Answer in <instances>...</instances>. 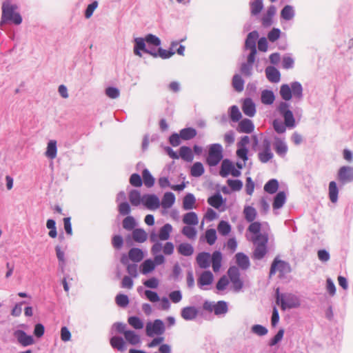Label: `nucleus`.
Here are the masks:
<instances>
[{
    "label": "nucleus",
    "mask_w": 353,
    "mask_h": 353,
    "mask_svg": "<svg viewBox=\"0 0 353 353\" xmlns=\"http://www.w3.org/2000/svg\"><path fill=\"white\" fill-rule=\"evenodd\" d=\"M303 86L299 81L281 85L279 94L283 101L277 103L275 111L283 121L273 120L272 127L276 133L284 134L287 129L292 130L296 127L302 117L303 110L301 108H296L292 111L289 101L292 97L297 102L301 101L303 98Z\"/></svg>",
    "instance_id": "obj_1"
},
{
    "label": "nucleus",
    "mask_w": 353,
    "mask_h": 353,
    "mask_svg": "<svg viewBox=\"0 0 353 353\" xmlns=\"http://www.w3.org/2000/svg\"><path fill=\"white\" fill-rule=\"evenodd\" d=\"M243 215L245 219L250 223L248 228V232L253 234L250 238V241L254 246L252 257L255 260H261L268 252L267 245L270 239V229L268 224L265 223L268 228L263 229L261 232L262 224L258 221H254L256 218L257 212L252 206H245Z\"/></svg>",
    "instance_id": "obj_2"
},
{
    "label": "nucleus",
    "mask_w": 353,
    "mask_h": 353,
    "mask_svg": "<svg viewBox=\"0 0 353 353\" xmlns=\"http://www.w3.org/2000/svg\"><path fill=\"white\" fill-rule=\"evenodd\" d=\"M18 7L15 4H11L9 1L2 4V15L1 23L12 21L15 25H19L22 22V17L19 12H16Z\"/></svg>",
    "instance_id": "obj_3"
},
{
    "label": "nucleus",
    "mask_w": 353,
    "mask_h": 353,
    "mask_svg": "<svg viewBox=\"0 0 353 353\" xmlns=\"http://www.w3.org/2000/svg\"><path fill=\"white\" fill-rule=\"evenodd\" d=\"M277 272L280 279H283L292 272L290 264L285 261L281 260L279 256H276L271 264L269 276L272 277Z\"/></svg>",
    "instance_id": "obj_4"
},
{
    "label": "nucleus",
    "mask_w": 353,
    "mask_h": 353,
    "mask_svg": "<svg viewBox=\"0 0 353 353\" xmlns=\"http://www.w3.org/2000/svg\"><path fill=\"white\" fill-rule=\"evenodd\" d=\"M276 303L281 305L283 310L295 308L300 305L299 299L292 294H280L279 290H276Z\"/></svg>",
    "instance_id": "obj_5"
},
{
    "label": "nucleus",
    "mask_w": 353,
    "mask_h": 353,
    "mask_svg": "<svg viewBox=\"0 0 353 353\" xmlns=\"http://www.w3.org/2000/svg\"><path fill=\"white\" fill-rule=\"evenodd\" d=\"M203 309L208 312H214L216 316H224L228 312V305L224 301H205L203 303Z\"/></svg>",
    "instance_id": "obj_6"
},
{
    "label": "nucleus",
    "mask_w": 353,
    "mask_h": 353,
    "mask_svg": "<svg viewBox=\"0 0 353 353\" xmlns=\"http://www.w3.org/2000/svg\"><path fill=\"white\" fill-rule=\"evenodd\" d=\"M223 159V147L219 143H213L210 145L206 162L210 166H216Z\"/></svg>",
    "instance_id": "obj_7"
},
{
    "label": "nucleus",
    "mask_w": 353,
    "mask_h": 353,
    "mask_svg": "<svg viewBox=\"0 0 353 353\" xmlns=\"http://www.w3.org/2000/svg\"><path fill=\"white\" fill-rule=\"evenodd\" d=\"M165 332V325L162 320L156 319L152 323L148 322L145 326V332L150 337L156 335H161Z\"/></svg>",
    "instance_id": "obj_8"
},
{
    "label": "nucleus",
    "mask_w": 353,
    "mask_h": 353,
    "mask_svg": "<svg viewBox=\"0 0 353 353\" xmlns=\"http://www.w3.org/2000/svg\"><path fill=\"white\" fill-rule=\"evenodd\" d=\"M228 274L232 283L234 290L239 292L243 286V283L240 279L239 268L236 266L230 267L228 270Z\"/></svg>",
    "instance_id": "obj_9"
},
{
    "label": "nucleus",
    "mask_w": 353,
    "mask_h": 353,
    "mask_svg": "<svg viewBox=\"0 0 353 353\" xmlns=\"http://www.w3.org/2000/svg\"><path fill=\"white\" fill-rule=\"evenodd\" d=\"M337 179L341 185L353 181V167H341L337 173Z\"/></svg>",
    "instance_id": "obj_10"
},
{
    "label": "nucleus",
    "mask_w": 353,
    "mask_h": 353,
    "mask_svg": "<svg viewBox=\"0 0 353 353\" xmlns=\"http://www.w3.org/2000/svg\"><path fill=\"white\" fill-rule=\"evenodd\" d=\"M232 174L233 176H239L241 174L239 169L235 168L233 163L229 159H224L222 161L220 175L222 177H227L229 174Z\"/></svg>",
    "instance_id": "obj_11"
},
{
    "label": "nucleus",
    "mask_w": 353,
    "mask_h": 353,
    "mask_svg": "<svg viewBox=\"0 0 353 353\" xmlns=\"http://www.w3.org/2000/svg\"><path fill=\"white\" fill-rule=\"evenodd\" d=\"M17 342L23 347H27L34 343V339L32 336L28 335L22 330H17L13 333Z\"/></svg>",
    "instance_id": "obj_12"
},
{
    "label": "nucleus",
    "mask_w": 353,
    "mask_h": 353,
    "mask_svg": "<svg viewBox=\"0 0 353 353\" xmlns=\"http://www.w3.org/2000/svg\"><path fill=\"white\" fill-rule=\"evenodd\" d=\"M273 147H274V149L276 153L279 157H281L282 158L285 157V155L288 151V145H287L285 138L274 137Z\"/></svg>",
    "instance_id": "obj_13"
},
{
    "label": "nucleus",
    "mask_w": 353,
    "mask_h": 353,
    "mask_svg": "<svg viewBox=\"0 0 353 353\" xmlns=\"http://www.w3.org/2000/svg\"><path fill=\"white\" fill-rule=\"evenodd\" d=\"M256 55L248 54L246 62L241 63L240 67L241 73L246 77L252 75L253 66L255 61Z\"/></svg>",
    "instance_id": "obj_14"
},
{
    "label": "nucleus",
    "mask_w": 353,
    "mask_h": 353,
    "mask_svg": "<svg viewBox=\"0 0 353 353\" xmlns=\"http://www.w3.org/2000/svg\"><path fill=\"white\" fill-rule=\"evenodd\" d=\"M259 37V33L257 31L254 30L250 32L245 39V48L246 50H250V52L249 54L256 55V41Z\"/></svg>",
    "instance_id": "obj_15"
},
{
    "label": "nucleus",
    "mask_w": 353,
    "mask_h": 353,
    "mask_svg": "<svg viewBox=\"0 0 353 353\" xmlns=\"http://www.w3.org/2000/svg\"><path fill=\"white\" fill-rule=\"evenodd\" d=\"M143 205L149 210H157L160 207V201L155 194H144L142 197Z\"/></svg>",
    "instance_id": "obj_16"
},
{
    "label": "nucleus",
    "mask_w": 353,
    "mask_h": 353,
    "mask_svg": "<svg viewBox=\"0 0 353 353\" xmlns=\"http://www.w3.org/2000/svg\"><path fill=\"white\" fill-rule=\"evenodd\" d=\"M213 280V274L209 270L204 271L200 274L197 279V285L201 290H207L205 286L211 285Z\"/></svg>",
    "instance_id": "obj_17"
},
{
    "label": "nucleus",
    "mask_w": 353,
    "mask_h": 353,
    "mask_svg": "<svg viewBox=\"0 0 353 353\" xmlns=\"http://www.w3.org/2000/svg\"><path fill=\"white\" fill-rule=\"evenodd\" d=\"M199 312L195 306H186L181 309V316L185 321H193L197 317Z\"/></svg>",
    "instance_id": "obj_18"
},
{
    "label": "nucleus",
    "mask_w": 353,
    "mask_h": 353,
    "mask_svg": "<svg viewBox=\"0 0 353 353\" xmlns=\"http://www.w3.org/2000/svg\"><path fill=\"white\" fill-rule=\"evenodd\" d=\"M254 130V125L253 122L248 119H242L237 128V131L240 133H246L250 134L252 133Z\"/></svg>",
    "instance_id": "obj_19"
},
{
    "label": "nucleus",
    "mask_w": 353,
    "mask_h": 353,
    "mask_svg": "<svg viewBox=\"0 0 353 353\" xmlns=\"http://www.w3.org/2000/svg\"><path fill=\"white\" fill-rule=\"evenodd\" d=\"M243 113L250 117L254 116L256 113V106L253 101L250 98L244 100L242 105Z\"/></svg>",
    "instance_id": "obj_20"
},
{
    "label": "nucleus",
    "mask_w": 353,
    "mask_h": 353,
    "mask_svg": "<svg viewBox=\"0 0 353 353\" xmlns=\"http://www.w3.org/2000/svg\"><path fill=\"white\" fill-rule=\"evenodd\" d=\"M210 254L208 252H203L199 253L196 258L198 265L202 269H206L210 265Z\"/></svg>",
    "instance_id": "obj_21"
},
{
    "label": "nucleus",
    "mask_w": 353,
    "mask_h": 353,
    "mask_svg": "<svg viewBox=\"0 0 353 353\" xmlns=\"http://www.w3.org/2000/svg\"><path fill=\"white\" fill-rule=\"evenodd\" d=\"M267 79L272 83H278L281 79L280 72L274 66H268L265 68Z\"/></svg>",
    "instance_id": "obj_22"
},
{
    "label": "nucleus",
    "mask_w": 353,
    "mask_h": 353,
    "mask_svg": "<svg viewBox=\"0 0 353 353\" xmlns=\"http://www.w3.org/2000/svg\"><path fill=\"white\" fill-rule=\"evenodd\" d=\"M150 241L154 243L151 248V252L153 255L159 254V253L163 249V245L157 240V234L155 231H152L149 235Z\"/></svg>",
    "instance_id": "obj_23"
},
{
    "label": "nucleus",
    "mask_w": 353,
    "mask_h": 353,
    "mask_svg": "<svg viewBox=\"0 0 353 353\" xmlns=\"http://www.w3.org/2000/svg\"><path fill=\"white\" fill-rule=\"evenodd\" d=\"M176 201V197L174 193L171 192H167L164 194L161 201L160 202V205L164 209L170 208L174 203Z\"/></svg>",
    "instance_id": "obj_24"
},
{
    "label": "nucleus",
    "mask_w": 353,
    "mask_h": 353,
    "mask_svg": "<svg viewBox=\"0 0 353 353\" xmlns=\"http://www.w3.org/2000/svg\"><path fill=\"white\" fill-rule=\"evenodd\" d=\"M236 263L238 266L243 270L249 268L250 265L249 258L243 252H238L235 255Z\"/></svg>",
    "instance_id": "obj_25"
},
{
    "label": "nucleus",
    "mask_w": 353,
    "mask_h": 353,
    "mask_svg": "<svg viewBox=\"0 0 353 353\" xmlns=\"http://www.w3.org/2000/svg\"><path fill=\"white\" fill-rule=\"evenodd\" d=\"M172 226L170 223H165L159 230L157 234V240L167 241L170 237V234L172 232Z\"/></svg>",
    "instance_id": "obj_26"
},
{
    "label": "nucleus",
    "mask_w": 353,
    "mask_h": 353,
    "mask_svg": "<svg viewBox=\"0 0 353 353\" xmlns=\"http://www.w3.org/2000/svg\"><path fill=\"white\" fill-rule=\"evenodd\" d=\"M213 271L217 272L220 270L222 261V254L220 251H214L210 257Z\"/></svg>",
    "instance_id": "obj_27"
},
{
    "label": "nucleus",
    "mask_w": 353,
    "mask_h": 353,
    "mask_svg": "<svg viewBox=\"0 0 353 353\" xmlns=\"http://www.w3.org/2000/svg\"><path fill=\"white\" fill-rule=\"evenodd\" d=\"M134 53L137 56L141 57V51L145 52L147 49L145 46V40L142 37H137L134 39Z\"/></svg>",
    "instance_id": "obj_28"
},
{
    "label": "nucleus",
    "mask_w": 353,
    "mask_h": 353,
    "mask_svg": "<svg viewBox=\"0 0 353 353\" xmlns=\"http://www.w3.org/2000/svg\"><path fill=\"white\" fill-rule=\"evenodd\" d=\"M183 222L187 225H197L199 223L198 216L194 212L185 213L183 216Z\"/></svg>",
    "instance_id": "obj_29"
},
{
    "label": "nucleus",
    "mask_w": 353,
    "mask_h": 353,
    "mask_svg": "<svg viewBox=\"0 0 353 353\" xmlns=\"http://www.w3.org/2000/svg\"><path fill=\"white\" fill-rule=\"evenodd\" d=\"M286 202V194L285 192L280 191L274 196L272 207L274 209H279L283 206Z\"/></svg>",
    "instance_id": "obj_30"
},
{
    "label": "nucleus",
    "mask_w": 353,
    "mask_h": 353,
    "mask_svg": "<svg viewBox=\"0 0 353 353\" xmlns=\"http://www.w3.org/2000/svg\"><path fill=\"white\" fill-rule=\"evenodd\" d=\"M57 141L55 140H50L48 143L47 150L45 152V155L50 159H54L57 157Z\"/></svg>",
    "instance_id": "obj_31"
},
{
    "label": "nucleus",
    "mask_w": 353,
    "mask_h": 353,
    "mask_svg": "<svg viewBox=\"0 0 353 353\" xmlns=\"http://www.w3.org/2000/svg\"><path fill=\"white\" fill-rule=\"evenodd\" d=\"M261 100L262 103L265 105H272L275 100V96L273 91L269 90H264L262 91Z\"/></svg>",
    "instance_id": "obj_32"
},
{
    "label": "nucleus",
    "mask_w": 353,
    "mask_h": 353,
    "mask_svg": "<svg viewBox=\"0 0 353 353\" xmlns=\"http://www.w3.org/2000/svg\"><path fill=\"white\" fill-rule=\"evenodd\" d=\"M178 252L185 256H190L194 253V248L188 243H182L177 248Z\"/></svg>",
    "instance_id": "obj_33"
},
{
    "label": "nucleus",
    "mask_w": 353,
    "mask_h": 353,
    "mask_svg": "<svg viewBox=\"0 0 353 353\" xmlns=\"http://www.w3.org/2000/svg\"><path fill=\"white\" fill-rule=\"evenodd\" d=\"M125 340L131 345H135L141 343L139 335L132 330H127L124 332Z\"/></svg>",
    "instance_id": "obj_34"
},
{
    "label": "nucleus",
    "mask_w": 353,
    "mask_h": 353,
    "mask_svg": "<svg viewBox=\"0 0 353 353\" xmlns=\"http://www.w3.org/2000/svg\"><path fill=\"white\" fill-rule=\"evenodd\" d=\"M295 15V11L292 6L286 5L281 12V17L285 21L292 20Z\"/></svg>",
    "instance_id": "obj_35"
},
{
    "label": "nucleus",
    "mask_w": 353,
    "mask_h": 353,
    "mask_svg": "<svg viewBox=\"0 0 353 353\" xmlns=\"http://www.w3.org/2000/svg\"><path fill=\"white\" fill-rule=\"evenodd\" d=\"M129 259L133 262H139L143 259V251L137 248H131L128 252Z\"/></svg>",
    "instance_id": "obj_36"
},
{
    "label": "nucleus",
    "mask_w": 353,
    "mask_h": 353,
    "mask_svg": "<svg viewBox=\"0 0 353 353\" xmlns=\"http://www.w3.org/2000/svg\"><path fill=\"white\" fill-rule=\"evenodd\" d=\"M148 234L143 229L137 228L132 231V238L134 241L143 243L147 240Z\"/></svg>",
    "instance_id": "obj_37"
},
{
    "label": "nucleus",
    "mask_w": 353,
    "mask_h": 353,
    "mask_svg": "<svg viewBox=\"0 0 353 353\" xmlns=\"http://www.w3.org/2000/svg\"><path fill=\"white\" fill-rule=\"evenodd\" d=\"M329 198L332 203H336L338 201L339 189L336 183L334 181H330L329 183Z\"/></svg>",
    "instance_id": "obj_38"
},
{
    "label": "nucleus",
    "mask_w": 353,
    "mask_h": 353,
    "mask_svg": "<svg viewBox=\"0 0 353 353\" xmlns=\"http://www.w3.org/2000/svg\"><path fill=\"white\" fill-rule=\"evenodd\" d=\"M181 233L190 240H194L197 235V230L193 225H185L183 227Z\"/></svg>",
    "instance_id": "obj_39"
},
{
    "label": "nucleus",
    "mask_w": 353,
    "mask_h": 353,
    "mask_svg": "<svg viewBox=\"0 0 353 353\" xmlns=\"http://www.w3.org/2000/svg\"><path fill=\"white\" fill-rule=\"evenodd\" d=\"M179 156L188 162L192 161L194 158L192 150L188 146H182L180 148Z\"/></svg>",
    "instance_id": "obj_40"
},
{
    "label": "nucleus",
    "mask_w": 353,
    "mask_h": 353,
    "mask_svg": "<svg viewBox=\"0 0 353 353\" xmlns=\"http://www.w3.org/2000/svg\"><path fill=\"white\" fill-rule=\"evenodd\" d=\"M251 14L256 16L259 14L263 8V0H251L250 2Z\"/></svg>",
    "instance_id": "obj_41"
},
{
    "label": "nucleus",
    "mask_w": 353,
    "mask_h": 353,
    "mask_svg": "<svg viewBox=\"0 0 353 353\" xmlns=\"http://www.w3.org/2000/svg\"><path fill=\"white\" fill-rule=\"evenodd\" d=\"M208 203L212 207L219 209L223 203V196L220 193H216L208 199Z\"/></svg>",
    "instance_id": "obj_42"
},
{
    "label": "nucleus",
    "mask_w": 353,
    "mask_h": 353,
    "mask_svg": "<svg viewBox=\"0 0 353 353\" xmlns=\"http://www.w3.org/2000/svg\"><path fill=\"white\" fill-rule=\"evenodd\" d=\"M110 344L112 347L119 351H124L125 350V342L121 336H113L110 339Z\"/></svg>",
    "instance_id": "obj_43"
},
{
    "label": "nucleus",
    "mask_w": 353,
    "mask_h": 353,
    "mask_svg": "<svg viewBox=\"0 0 353 353\" xmlns=\"http://www.w3.org/2000/svg\"><path fill=\"white\" fill-rule=\"evenodd\" d=\"M56 255L59 261V267L62 272H64L65 266V252L59 245L55 247Z\"/></svg>",
    "instance_id": "obj_44"
},
{
    "label": "nucleus",
    "mask_w": 353,
    "mask_h": 353,
    "mask_svg": "<svg viewBox=\"0 0 353 353\" xmlns=\"http://www.w3.org/2000/svg\"><path fill=\"white\" fill-rule=\"evenodd\" d=\"M155 268V263L152 259L145 260L141 265V272L143 274H148L152 272Z\"/></svg>",
    "instance_id": "obj_45"
},
{
    "label": "nucleus",
    "mask_w": 353,
    "mask_h": 353,
    "mask_svg": "<svg viewBox=\"0 0 353 353\" xmlns=\"http://www.w3.org/2000/svg\"><path fill=\"white\" fill-rule=\"evenodd\" d=\"M196 199L194 196L191 194H187L183 200V208L185 210H192L194 208Z\"/></svg>",
    "instance_id": "obj_46"
},
{
    "label": "nucleus",
    "mask_w": 353,
    "mask_h": 353,
    "mask_svg": "<svg viewBox=\"0 0 353 353\" xmlns=\"http://www.w3.org/2000/svg\"><path fill=\"white\" fill-rule=\"evenodd\" d=\"M180 137L183 140H190L196 135V130L192 128H186L180 130Z\"/></svg>",
    "instance_id": "obj_47"
},
{
    "label": "nucleus",
    "mask_w": 353,
    "mask_h": 353,
    "mask_svg": "<svg viewBox=\"0 0 353 353\" xmlns=\"http://www.w3.org/2000/svg\"><path fill=\"white\" fill-rule=\"evenodd\" d=\"M178 45L177 41H173L171 43V49L170 50H164L161 48H159L158 50V57L165 59L171 57L175 52L172 50V49Z\"/></svg>",
    "instance_id": "obj_48"
},
{
    "label": "nucleus",
    "mask_w": 353,
    "mask_h": 353,
    "mask_svg": "<svg viewBox=\"0 0 353 353\" xmlns=\"http://www.w3.org/2000/svg\"><path fill=\"white\" fill-rule=\"evenodd\" d=\"M279 188V182L276 179L269 180L264 185V190L269 194H274Z\"/></svg>",
    "instance_id": "obj_49"
},
{
    "label": "nucleus",
    "mask_w": 353,
    "mask_h": 353,
    "mask_svg": "<svg viewBox=\"0 0 353 353\" xmlns=\"http://www.w3.org/2000/svg\"><path fill=\"white\" fill-rule=\"evenodd\" d=\"M205 172L204 167L201 162L194 163L191 167L190 174L194 177H199Z\"/></svg>",
    "instance_id": "obj_50"
},
{
    "label": "nucleus",
    "mask_w": 353,
    "mask_h": 353,
    "mask_svg": "<svg viewBox=\"0 0 353 353\" xmlns=\"http://www.w3.org/2000/svg\"><path fill=\"white\" fill-rule=\"evenodd\" d=\"M129 200L132 205H139L142 201L139 191L137 190H132L129 193Z\"/></svg>",
    "instance_id": "obj_51"
},
{
    "label": "nucleus",
    "mask_w": 353,
    "mask_h": 353,
    "mask_svg": "<svg viewBox=\"0 0 353 353\" xmlns=\"http://www.w3.org/2000/svg\"><path fill=\"white\" fill-rule=\"evenodd\" d=\"M232 86L237 92H241L244 88V80L241 75L236 74L232 78Z\"/></svg>",
    "instance_id": "obj_52"
},
{
    "label": "nucleus",
    "mask_w": 353,
    "mask_h": 353,
    "mask_svg": "<svg viewBox=\"0 0 353 353\" xmlns=\"http://www.w3.org/2000/svg\"><path fill=\"white\" fill-rule=\"evenodd\" d=\"M122 225L125 230L131 231L134 230L137 225V222L133 216H128L123 220Z\"/></svg>",
    "instance_id": "obj_53"
},
{
    "label": "nucleus",
    "mask_w": 353,
    "mask_h": 353,
    "mask_svg": "<svg viewBox=\"0 0 353 353\" xmlns=\"http://www.w3.org/2000/svg\"><path fill=\"white\" fill-rule=\"evenodd\" d=\"M144 184L148 188H151L154 184V178L148 169H144L142 172Z\"/></svg>",
    "instance_id": "obj_54"
},
{
    "label": "nucleus",
    "mask_w": 353,
    "mask_h": 353,
    "mask_svg": "<svg viewBox=\"0 0 353 353\" xmlns=\"http://www.w3.org/2000/svg\"><path fill=\"white\" fill-rule=\"evenodd\" d=\"M217 230L219 234L226 236L231 231V225L225 221H221L218 225Z\"/></svg>",
    "instance_id": "obj_55"
},
{
    "label": "nucleus",
    "mask_w": 353,
    "mask_h": 353,
    "mask_svg": "<svg viewBox=\"0 0 353 353\" xmlns=\"http://www.w3.org/2000/svg\"><path fill=\"white\" fill-rule=\"evenodd\" d=\"M128 323L134 329L140 330L143 327V322L137 316H130L128 319Z\"/></svg>",
    "instance_id": "obj_56"
},
{
    "label": "nucleus",
    "mask_w": 353,
    "mask_h": 353,
    "mask_svg": "<svg viewBox=\"0 0 353 353\" xmlns=\"http://www.w3.org/2000/svg\"><path fill=\"white\" fill-rule=\"evenodd\" d=\"M46 227L50 230L48 235L50 237L54 239L57 236V231L56 228V222L53 219H48L46 223Z\"/></svg>",
    "instance_id": "obj_57"
},
{
    "label": "nucleus",
    "mask_w": 353,
    "mask_h": 353,
    "mask_svg": "<svg viewBox=\"0 0 353 353\" xmlns=\"http://www.w3.org/2000/svg\"><path fill=\"white\" fill-rule=\"evenodd\" d=\"M273 157L274 154L272 151L262 150L258 154L259 159L263 163H268Z\"/></svg>",
    "instance_id": "obj_58"
},
{
    "label": "nucleus",
    "mask_w": 353,
    "mask_h": 353,
    "mask_svg": "<svg viewBox=\"0 0 353 353\" xmlns=\"http://www.w3.org/2000/svg\"><path fill=\"white\" fill-rule=\"evenodd\" d=\"M251 331L252 333L259 336H265L268 332V329L265 326L259 324L254 325L251 328Z\"/></svg>",
    "instance_id": "obj_59"
},
{
    "label": "nucleus",
    "mask_w": 353,
    "mask_h": 353,
    "mask_svg": "<svg viewBox=\"0 0 353 353\" xmlns=\"http://www.w3.org/2000/svg\"><path fill=\"white\" fill-rule=\"evenodd\" d=\"M230 117L231 120L234 122L239 121L242 117L239 108L236 105H232L230 107Z\"/></svg>",
    "instance_id": "obj_60"
},
{
    "label": "nucleus",
    "mask_w": 353,
    "mask_h": 353,
    "mask_svg": "<svg viewBox=\"0 0 353 353\" xmlns=\"http://www.w3.org/2000/svg\"><path fill=\"white\" fill-rule=\"evenodd\" d=\"M217 239L216 232L214 229H208L205 232V239L207 243L212 245L215 243Z\"/></svg>",
    "instance_id": "obj_61"
},
{
    "label": "nucleus",
    "mask_w": 353,
    "mask_h": 353,
    "mask_svg": "<svg viewBox=\"0 0 353 353\" xmlns=\"http://www.w3.org/2000/svg\"><path fill=\"white\" fill-rule=\"evenodd\" d=\"M227 183L233 191H239L243 188V182L239 179H228Z\"/></svg>",
    "instance_id": "obj_62"
},
{
    "label": "nucleus",
    "mask_w": 353,
    "mask_h": 353,
    "mask_svg": "<svg viewBox=\"0 0 353 353\" xmlns=\"http://www.w3.org/2000/svg\"><path fill=\"white\" fill-rule=\"evenodd\" d=\"M118 210L122 216L128 215L131 212L130 205L126 201L121 202L118 205Z\"/></svg>",
    "instance_id": "obj_63"
},
{
    "label": "nucleus",
    "mask_w": 353,
    "mask_h": 353,
    "mask_svg": "<svg viewBox=\"0 0 353 353\" xmlns=\"http://www.w3.org/2000/svg\"><path fill=\"white\" fill-rule=\"evenodd\" d=\"M117 304L122 307H126L129 303V299L127 295L119 294L115 298Z\"/></svg>",
    "instance_id": "obj_64"
}]
</instances>
